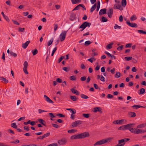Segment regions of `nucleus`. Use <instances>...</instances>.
Masks as SVG:
<instances>
[{
  "label": "nucleus",
  "instance_id": "nucleus-1",
  "mask_svg": "<svg viewBox=\"0 0 146 146\" xmlns=\"http://www.w3.org/2000/svg\"><path fill=\"white\" fill-rule=\"evenodd\" d=\"M90 135L88 132H84L79 134H75L72 136L70 137V139L71 140H73L74 139H84L86 137H88Z\"/></svg>",
  "mask_w": 146,
  "mask_h": 146
},
{
  "label": "nucleus",
  "instance_id": "nucleus-2",
  "mask_svg": "<svg viewBox=\"0 0 146 146\" xmlns=\"http://www.w3.org/2000/svg\"><path fill=\"white\" fill-rule=\"evenodd\" d=\"M113 139V137H109L105 139H103L96 142L94 144V146H96L101 145L106 143H110L112 141Z\"/></svg>",
  "mask_w": 146,
  "mask_h": 146
},
{
  "label": "nucleus",
  "instance_id": "nucleus-3",
  "mask_svg": "<svg viewBox=\"0 0 146 146\" xmlns=\"http://www.w3.org/2000/svg\"><path fill=\"white\" fill-rule=\"evenodd\" d=\"M91 25V23H90L88 22H84L82 23L79 27V29H81L80 30V31H82L87 27H89Z\"/></svg>",
  "mask_w": 146,
  "mask_h": 146
},
{
  "label": "nucleus",
  "instance_id": "nucleus-4",
  "mask_svg": "<svg viewBox=\"0 0 146 146\" xmlns=\"http://www.w3.org/2000/svg\"><path fill=\"white\" fill-rule=\"evenodd\" d=\"M67 32V31H64L60 35V38L61 41H63L65 40Z\"/></svg>",
  "mask_w": 146,
  "mask_h": 146
},
{
  "label": "nucleus",
  "instance_id": "nucleus-5",
  "mask_svg": "<svg viewBox=\"0 0 146 146\" xmlns=\"http://www.w3.org/2000/svg\"><path fill=\"white\" fill-rule=\"evenodd\" d=\"M135 124L134 123H129L128 124L125 125V129H129L130 130L134 125Z\"/></svg>",
  "mask_w": 146,
  "mask_h": 146
},
{
  "label": "nucleus",
  "instance_id": "nucleus-6",
  "mask_svg": "<svg viewBox=\"0 0 146 146\" xmlns=\"http://www.w3.org/2000/svg\"><path fill=\"white\" fill-rule=\"evenodd\" d=\"M126 23L128 26L132 27H137V25L136 23H130L129 20L126 21Z\"/></svg>",
  "mask_w": 146,
  "mask_h": 146
},
{
  "label": "nucleus",
  "instance_id": "nucleus-7",
  "mask_svg": "<svg viewBox=\"0 0 146 146\" xmlns=\"http://www.w3.org/2000/svg\"><path fill=\"white\" fill-rule=\"evenodd\" d=\"M82 121L80 120H78L72 123V126L73 127H76L78 125L82 124Z\"/></svg>",
  "mask_w": 146,
  "mask_h": 146
},
{
  "label": "nucleus",
  "instance_id": "nucleus-8",
  "mask_svg": "<svg viewBox=\"0 0 146 146\" xmlns=\"http://www.w3.org/2000/svg\"><path fill=\"white\" fill-rule=\"evenodd\" d=\"M66 141V139L63 138L59 140L58 143L60 145H63L65 144Z\"/></svg>",
  "mask_w": 146,
  "mask_h": 146
},
{
  "label": "nucleus",
  "instance_id": "nucleus-9",
  "mask_svg": "<svg viewBox=\"0 0 146 146\" xmlns=\"http://www.w3.org/2000/svg\"><path fill=\"white\" fill-rule=\"evenodd\" d=\"M113 14V10L112 8H110L108 9L107 11L108 16L110 18L112 17Z\"/></svg>",
  "mask_w": 146,
  "mask_h": 146
},
{
  "label": "nucleus",
  "instance_id": "nucleus-10",
  "mask_svg": "<svg viewBox=\"0 0 146 146\" xmlns=\"http://www.w3.org/2000/svg\"><path fill=\"white\" fill-rule=\"evenodd\" d=\"M113 8L114 9H118L120 11L123 10V8L119 4H115L113 6Z\"/></svg>",
  "mask_w": 146,
  "mask_h": 146
},
{
  "label": "nucleus",
  "instance_id": "nucleus-11",
  "mask_svg": "<svg viewBox=\"0 0 146 146\" xmlns=\"http://www.w3.org/2000/svg\"><path fill=\"white\" fill-rule=\"evenodd\" d=\"M130 139L129 138H124L121 140H118V142L119 144H121V143H123L124 142H127L128 141H129Z\"/></svg>",
  "mask_w": 146,
  "mask_h": 146
},
{
  "label": "nucleus",
  "instance_id": "nucleus-12",
  "mask_svg": "<svg viewBox=\"0 0 146 146\" xmlns=\"http://www.w3.org/2000/svg\"><path fill=\"white\" fill-rule=\"evenodd\" d=\"M76 19V14L74 13H72L70 16V19L73 21L74 20Z\"/></svg>",
  "mask_w": 146,
  "mask_h": 146
},
{
  "label": "nucleus",
  "instance_id": "nucleus-13",
  "mask_svg": "<svg viewBox=\"0 0 146 146\" xmlns=\"http://www.w3.org/2000/svg\"><path fill=\"white\" fill-rule=\"evenodd\" d=\"M44 97L45 99V100L47 102L50 103H53V102L47 96L44 95Z\"/></svg>",
  "mask_w": 146,
  "mask_h": 146
},
{
  "label": "nucleus",
  "instance_id": "nucleus-14",
  "mask_svg": "<svg viewBox=\"0 0 146 146\" xmlns=\"http://www.w3.org/2000/svg\"><path fill=\"white\" fill-rule=\"evenodd\" d=\"M107 9H103L100 10L99 14L100 15H102L104 14H106Z\"/></svg>",
  "mask_w": 146,
  "mask_h": 146
},
{
  "label": "nucleus",
  "instance_id": "nucleus-15",
  "mask_svg": "<svg viewBox=\"0 0 146 146\" xmlns=\"http://www.w3.org/2000/svg\"><path fill=\"white\" fill-rule=\"evenodd\" d=\"M102 109L101 108L99 107H96L94 108V112H96L97 111L100 112V113H102Z\"/></svg>",
  "mask_w": 146,
  "mask_h": 146
},
{
  "label": "nucleus",
  "instance_id": "nucleus-16",
  "mask_svg": "<svg viewBox=\"0 0 146 146\" xmlns=\"http://www.w3.org/2000/svg\"><path fill=\"white\" fill-rule=\"evenodd\" d=\"M70 91L73 93L77 95H79L80 94L79 92L77 90L74 88H71L70 89Z\"/></svg>",
  "mask_w": 146,
  "mask_h": 146
},
{
  "label": "nucleus",
  "instance_id": "nucleus-17",
  "mask_svg": "<svg viewBox=\"0 0 146 146\" xmlns=\"http://www.w3.org/2000/svg\"><path fill=\"white\" fill-rule=\"evenodd\" d=\"M30 40H28L24 44H22V47L24 49L26 48L28 46V44L30 43Z\"/></svg>",
  "mask_w": 146,
  "mask_h": 146
},
{
  "label": "nucleus",
  "instance_id": "nucleus-18",
  "mask_svg": "<svg viewBox=\"0 0 146 146\" xmlns=\"http://www.w3.org/2000/svg\"><path fill=\"white\" fill-rule=\"evenodd\" d=\"M127 121V120L125 119L119 120V125L125 124L126 123Z\"/></svg>",
  "mask_w": 146,
  "mask_h": 146
},
{
  "label": "nucleus",
  "instance_id": "nucleus-19",
  "mask_svg": "<svg viewBox=\"0 0 146 146\" xmlns=\"http://www.w3.org/2000/svg\"><path fill=\"white\" fill-rule=\"evenodd\" d=\"M128 115L131 117H134L136 116L135 113L134 112H129L128 113Z\"/></svg>",
  "mask_w": 146,
  "mask_h": 146
},
{
  "label": "nucleus",
  "instance_id": "nucleus-20",
  "mask_svg": "<svg viewBox=\"0 0 146 146\" xmlns=\"http://www.w3.org/2000/svg\"><path fill=\"white\" fill-rule=\"evenodd\" d=\"M38 121L42 125H43L44 126H46V122L44 120L42 119H38Z\"/></svg>",
  "mask_w": 146,
  "mask_h": 146
},
{
  "label": "nucleus",
  "instance_id": "nucleus-21",
  "mask_svg": "<svg viewBox=\"0 0 146 146\" xmlns=\"http://www.w3.org/2000/svg\"><path fill=\"white\" fill-rule=\"evenodd\" d=\"M1 14L3 15V18L5 19V20L7 22H9V19L7 16H6L4 14V13L3 12H2L1 13Z\"/></svg>",
  "mask_w": 146,
  "mask_h": 146
},
{
  "label": "nucleus",
  "instance_id": "nucleus-22",
  "mask_svg": "<svg viewBox=\"0 0 146 146\" xmlns=\"http://www.w3.org/2000/svg\"><path fill=\"white\" fill-rule=\"evenodd\" d=\"M146 125V123H142L137 126V128H141L145 127Z\"/></svg>",
  "mask_w": 146,
  "mask_h": 146
},
{
  "label": "nucleus",
  "instance_id": "nucleus-23",
  "mask_svg": "<svg viewBox=\"0 0 146 146\" xmlns=\"http://www.w3.org/2000/svg\"><path fill=\"white\" fill-rule=\"evenodd\" d=\"M96 4L95 3L91 8L90 10L91 13L93 12L96 9Z\"/></svg>",
  "mask_w": 146,
  "mask_h": 146
},
{
  "label": "nucleus",
  "instance_id": "nucleus-24",
  "mask_svg": "<svg viewBox=\"0 0 146 146\" xmlns=\"http://www.w3.org/2000/svg\"><path fill=\"white\" fill-rule=\"evenodd\" d=\"M113 42H111L107 45L106 46V48L107 49H110L112 48V46L113 44Z\"/></svg>",
  "mask_w": 146,
  "mask_h": 146
},
{
  "label": "nucleus",
  "instance_id": "nucleus-25",
  "mask_svg": "<svg viewBox=\"0 0 146 146\" xmlns=\"http://www.w3.org/2000/svg\"><path fill=\"white\" fill-rule=\"evenodd\" d=\"M132 107L133 108H135V109H137L138 108H144L143 106H141L140 105H135L132 106Z\"/></svg>",
  "mask_w": 146,
  "mask_h": 146
},
{
  "label": "nucleus",
  "instance_id": "nucleus-26",
  "mask_svg": "<svg viewBox=\"0 0 146 146\" xmlns=\"http://www.w3.org/2000/svg\"><path fill=\"white\" fill-rule=\"evenodd\" d=\"M137 19V18L135 15H133L130 18V20L131 21H133L134 20H135Z\"/></svg>",
  "mask_w": 146,
  "mask_h": 146
},
{
  "label": "nucleus",
  "instance_id": "nucleus-27",
  "mask_svg": "<svg viewBox=\"0 0 146 146\" xmlns=\"http://www.w3.org/2000/svg\"><path fill=\"white\" fill-rule=\"evenodd\" d=\"M137 32L140 34L146 35V32L142 30H138L137 31Z\"/></svg>",
  "mask_w": 146,
  "mask_h": 146
},
{
  "label": "nucleus",
  "instance_id": "nucleus-28",
  "mask_svg": "<svg viewBox=\"0 0 146 146\" xmlns=\"http://www.w3.org/2000/svg\"><path fill=\"white\" fill-rule=\"evenodd\" d=\"M140 92L138 93L139 95L142 94H144L145 92V90L143 88H142L139 90Z\"/></svg>",
  "mask_w": 146,
  "mask_h": 146
},
{
  "label": "nucleus",
  "instance_id": "nucleus-29",
  "mask_svg": "<svg viewBox=\"0 0 146 146\" xmlns=\"http://www.w3.org/2000/svg\"><path fill=\"white\" fill-rule=\"evenodd\" d=\"M127 2L126 0H122L121 1L122 5L123 7H125L126 5Z\"/></svg>",
  "mask_w": 146,
  "mask_h": 146
},
{
  "label": "nucleus",
  "instance_id": "nucleus-30",
  "mask_svg": "<svg viewBox=\"0 0 146 146\" xmlns=\"http://www.w3.org/2000/svg\"><path fill=\"white\" fill-rule=\"evenodd\" d=\"M2 80L5 82V83L6 84L9 81L7 80L6 78L2 77L0 78V80Z\"/></svg>",
  "mask_w": 146,
  "mask_h": 146
},
{
  "label": "nucleus",
  "instance_id": "nucleus-31",
  "mask_svg": "<svg viewBox=\"0 0 146 146\" xmlns=\"http://www.w3.org/2000/svg\"><path fill=\"white\" fill-rule=\"evenodd\" d=\"M121 74L119 72H116V74L115 75V77L116 78H119L120 77Z\"/></svg>",
  "mask_w": 146,
  "mask_h": 146
},
{
  "label": "nucleus",
  "instance_id": "nucleus-32",
  "mask_svg": "<svg viewBox=\"0 0 146 146\" xmlns=\"http://www.w3.org/2000/svg\"><path fill=\"white\" fill-rule=\"evenodd\" d=\"M70 98L73 101H76L77 98L75 96H70Z\"/></svg>",
  "mask_w": 146,
  "mask_h": 146
},
{
  "label": "nucleus",
  "instance_id": "nucleus-33",
  "mask_svg": "<svg viewBox=\"0 0 146 146\" xmlns=\"http://www.w3.org/2000/svg\"><path fill=\"white\" fill-rule=\"evenodd\" d=\"M32 52L33 55L34 56L38 53V51L36 49H35L34 50H32Z\"/></svg>",
  "mask_w": 146,
  "mask_h": 146
},
{
  "label": "nucleus",
  "instance_id": "nucleus-34",
  "mask_svg": "<svg viewBox=\"0 0 146 146\" xmlns=\"http://www.w3.org/2000/svg\"><path fill=\"white\" fill-rule=\"evenodd\" d=\"M10 54L11 56H14L15 57H16L17 56L16 53L13 52L11 51L10 52Z\"/></svg>",
  "mask_w": 146,
  "mask_h": 146
},
{
  "label": "nucleus",
  "instance_id": "nucleus-35",
  "mask_svg": "<svg viewBox=\"0 0 146 146\" xmlns=\"http://www.w3.org/2000/svg\"><path fill=\"white\" fill-rule=\"evenodd\" d=\"M108 21V19L104 17H102V18L101 21L102 22H105Z\"/></svg>",
  "mask_w": 146,
  "mask_h": 146
},
{
  "label": "nucleus",
  "instance_id": "nucleus-36",
  "mask_svg": "<svg viewBox=\"0 0 146 146\" xmlns=\"http://www.w3.org/2000/svg\"><path fill=\"white\" fill-rule=\"evenodd\" d=\"M53 41V38H52L48 42V46L52 44Z\"/></svg>",
  "mask_w": 146,
  "mask_h": 146
},
{
  "label": "nucleus",
  "instance_id": "nucleus-37",
  "mask_svg": "<svg viewBox=\"0 0 146 146\" xmlns=\"http://www.w3.org/2000/svg\"><path fill=\"white\" fill-rule=\"evenodd\" d=\"M125 59L126 61H129L132 59V57L131 56H126L124 58Z\"/></svg>",
  "mask_w": 146,
  "mask_h": 146
},
{
  "label": "nucleus",
  "instance_id": "nucleus-38",
  "mask_svg": "<svg viewBox=\"0 0 146 146\" xmlns=\"http://www.w3.org/2000/svg\"><path fill=\"white\" fill-rule=\"evenodd\" d=\"M100 2L99 1H98L97 2V7L96 11H98L100 9Z\"/></svg>",
  "mask_w": 146,
  "mask_h": 146
},
{
  "label": "nucleus",
  "instance_id": "nucleus-39",
  "mask_svg": "<svg viewBox=\"0 0 146 146\" xmlns=\"http://www.w3.org/2000/svg\"><path fill=\"white\" fill-rule=\"evenodd\" d=\"M77 131V130L75 129H71L68 131V133H73Z\"/></svg>",
  "mask_w": 146,
  "mask_h": 146
},
{
  "label": "nucleus",
  "instance_id": "nucleus-40",
  "mask_svg": "<svg viewBox=\"0 0 146 146\" xmlns=\"http://www.w3.org/2000/svg\"><path fill=\"white\" fill-rule=\"evenodd\" d=\"M82 116L86 118H88L90 117V114L89 113H83L82 114Z\"/></svg>",
  "mask_w": 146,
  "mask_h": 146
},
{
  "label": "nucleus",
  "instance_id": "nucleus-41",
  "mask_svg": "<svg viewBox=\"0 0 146 146\" xmlns=\"http://www.w3.org/2000/svg\"><path fill=\"white\" fill-rule=\"evenodd\" d=\"M81 98L83 99H86L88 98L87 96L84 94H81Z\"/></svg>",
  "mask_w": 146,
  "mask_h": 146
},
{
  "label": "nucleus",
  "instance_id": "nucleus-42",
  "mask_svg": "<svg viewBox=\"0 0 146 146\" xmlns=\"http://www.w3.org/2000/svg\"><path fill=\"white\" fill-rule=\"evenodd\" d=\"M92 43V42H90V41H87L85 42L84 43V45L85 46H88L90 44Z\"/></svg>",
  "mask_w": 146,
  "mask_h": 146
},
{
  "label": "nucleus",
  "instance_id": "nucleus-43",
  "mask_svg": "<svg viewBox=\"0 0 146 146\" xmlns=\"http://www.w3.org/2000/svg\"><path fill=\"white\" fill-rule=\"evenodd\" d=\"M11 126L13 127L14 128L16 129L17 128V126L16 125V124L15 123H14L11 124Z\"/></svg>",
  "mask_w": 146,
  "mask_h": 146
},
{
  "label": "nucleus",
  "instance_id": "nucleus-44",
  "mask_svg": "<svg viewBox=\"0 0 146 146\" xmlns=\"http://www.w3.org/2000/svg\"><path fill=\"white\" fill-rule=\"evenodd\" d=\"M70 79L72 80L75 81L76 80V77L74 76H72L70 77Z\"/></svg>",
  "mask_w": 146,
  "mask_h": 146
},
{
  "label": "nucleus",
  "instance_id": "nucleus-45",
  "mask_svg": "<svg viewBox=\"0 0 146 146\" xmlns=\"http://www.w3.org/2000/svg\"><path fill=\"white\" fill-rule=\"evenodd\" d=\"M95 60L96 59L93 57H92L88 60V61L90 62L91 63H92L93 60L95 61Z\"/></svg>",
  "mask_w": 146,
  "mask_h": 146
},
{
  "label": "nucleus",
  "instance_id": "nucleus-46",
  "mask_svg": "<svg viewBox=\"0 0 146 146\" xmlns=\"http://www.w3.org/2000/svg\"><path fill=\"white\" fill-rule=\"evenodd\" d=\"M23 65L24 66V67L23 68H27L28 66L27 62V61H25L24 62Z\"/></svg>",
  "mask_w": 146,
  "mask_h": 146
},
{
  "label": "nucleus",
  "instance_id": "nucleus-47",
  "mask_svg": "<svg viewBox=\"0 0 146 146\" xmlns=\"http://www.w3.org/2000/svg\"><path fill=\"white\" fill-rule=\"evenodd\" d=\"M62 69L66 72L70 70L69 68H68L66 67H64L62 68Z\"/></svg>",
  "mask_w": 146,
  "mask_h": 146
},
{
  "label": "nucleus",
  "instance_id": "nucleus-48",
  "mask_svg": "<svg viewBox=\"0 0 146 146\" xmlns=\"http://www.w3.org/2000/svg\"><path fill=\"white\" fill-rule=\"evenodd\" d=\"M50 135V133L49 132L48 133H46L45 134L43 135L44 138L47 137L49 136Z\"/></svg>",
  "mask_w": 146,
  "mask_h": 146
},
{
  "label": "nucleus",
  "instance_id": "nucleus-49",
  "mask_svg": "<svg viewBox=\"0 0 146 146\" xmlns=\"http://www.w3.org/2000/svg\"><path fill=\"white\" fill-rule=\"evenodd\" d=\"M136 130V128H132L129 131H130L131 133H135Z\"/></svg>",
  "mask_w": 146,
  "mask_h": 146
},
{
  "label": "nucleus",
  "instance_id": "nucleus-50",
  "mask_svg": "<svg viewBox=\"0 0 146 146\" xmlns=\"http://www.w3.org/2000/svg\"><path fill=\"white\" fill-rule=\"evenodd\" d=\"M64 58V56H61L60 57V58L58 60V63L60 62L63 60V58Z\"/></svg>",
  "mask_w": 146,
  "mask_h": 146
},
{
  "label": "nucleus",
  "instance_id": "nucleus-51",
  "mask_svg": "<svg viewBox=\"0 0 146 146\" xmlns=\"http://www.w3.org/2000/svg\"><path fill=\"white\" fill-rule=\"evenodd\" d=\"M132 44L131 43H128L125 46V48H130L132 46Z\"/></svg>",
  "mask_w": 146,
  "mask_h": 146
},
{
  "label": "nucleus",
  "instance_id": "nucleus-52",
  "mask_svg": "<svg viewBox=\"0 0 146 146\" xmlns=\"http://www.w3.org/2000/svg\"><path fill=\"white\" fill-rule=\"evenodd\" d=\"M56 115L57 116H59L60 117H65L64 115L61 113H58Z\"/></svg>",
  "mask_w": 146,
  "mask_h": 146
},
{
  "label": "nucleus",
  "instance_id": "nucleus-53",
  "mask_svg": "<svg viewBox=\"0 0 146 146\" xmlns=\"http://www.w3.org/2000/svg\"><path fill=\"white\" fill-rule=\"evenodd\" d=\"M118 130H125V125H123L121 126H120L118 128Z\"/></svg>",
  "mask_w": 146,
  "mask_h": 146
},
{
  "label": "nucleus",
  "instance_id": "nucleus-54",
  "mask_svg": "<svg viewBox=\"0 0 146 146\" xmlns=\"http://www.w3.org/2000/svg\"><path fill=\"white\" fill-rule=\"evenodd\" d=\"M25 29L24 28L20 27L19 28L18 31L19 32H24Z\"/></svg>",
  "mask_w": 146,
  "mask_h": 146
},
{
  "label": "nucleus",
  "instance_id": "nucleus-55",
  "mask_svg": "<svg viewBox=\"0 0 146 146\" xmlns=\"http://www.w3.org/2000/svg\"><path fill=\"white\" fill-rule=\"evenodd\" d=\"M121 28V27L118 26L117 24H115V26H114V28L115 29H116L117 28L119 29H120Z\"/></svg>",
  "mask_w": 146,
  "mask_h": 146
},
{
  "label": "nucleus",
  "instance_id": "nucleus-56",
  "mask_svg": "<svg viewBox=\"0 0 146 146\" xmlns=\"http://www.w3.org/2000/svg\"><path fill=\"white\" fill-rule=\"evenodd\" d=\"M123 48V46L121 45V46H119L117 48V50H121Z\"/></svg>",
  "mask_w": 146,
  "mask_h": 146
},
{
  "label": "nucleus",
  "instance_id": "nucleus-57",
  "mask_svg": "<svg viewBox=\"0 0 146 146\" xmlns=\"http://www.w3.org/2000/svg\"><path fill=\"white\" fill-rule=\"evenodd\" d=\"M94 86L95 89L100 90V88L98 87V85L97 84H94Z\"/></svg>",
  "mask_w": 146,
  "mask_h": 146
},
{
  "label": "nucleus",
  "instance_id": "nucleus-58",
  "mask_svg": "<svg viewBox=\"0 0 146 146\" xmlns=\"http://www.w3.org/2000/svg\"><path fill=\"white\" fill-rule=\"evenodd\" d=\"M78 6L80 7H82L84 10L86 9V7H85V6L83 4H80L78 5Z\"/></svg>",
  "mask_w": 146,
  "mask_h": 146
},
{
  "label": "nucleus",
  "instance_id": "nucleus-59",
  "mask_svg": "<svg viewBox=\"0 0 146 146\" xmlns=\"http://www.w3.org/2000/svg\"><path fill=\"white\" fill-rule=\"evenodd\" d=\"M100 80L101 81L103 82H105V78L102 76H101V77L100 78Z\"/></svg>",
  "mask_w": 146,
  "mask_h": 146
},
{
  "label": "nucleus",
  "instance_id": "nucleus-60",
  "mask_svg": "<svg viewBox=\"0 0 146 146\" xmlns=\"http://www.w3.org/2000/svg\"><path fill=\"white\" fill-rule=\"evenodd\" d=\"M52 125L54 127L56 128H58L59 127V126L57 124L52 123Z\"/></svg>",
  "mask_w": 146,
  "mask_h": 146
},
{
  "label": "nucleus",
  "instance_id": "nucleus-61",
  "mask_svg": "<svg viewBox=\"0 0 146 146\" xmlns=\"http://www.w3.org/2000/svg\"><path fill=\"white\" fill-rule=\"evenodd\" d=\"M113 123L115 124L119 125V120L114 121L113 122Z\"/></svg>",
  "mask_w": 146,
  "mask_h": 146
},
{
  "label": "nucleus",
  "instance_id": "nucleus-62",
  "mask_svg": "<svg viewBox=\"0 0 146 146\" xmlns=\"http://www.w3.org/2000/svg\"><path fill=\"white\" fill-rule=\"evenodd\" d=\"M107 97L108 98H112L113 97V96L112 95L108 94L107 95Z\"/></svg>",
  "mask_w": 146,
  "mask_h": 146
},
{
  "label": "nucleus",
  "instance_id": "nucleus-63",
  "mask_svg": "<svg viewBox=\"0 0 146 146\" xmlns=\"http://www.w3.org/2000/svg\"><path fill=\"white\" fill-rule=\"evenodd\" d=\"M48 146H58L56 143H53L51 144L48 145Z\"/></svg>",
  "mask_w": 146,
  "mask_h": 146
},
{
  "label": "nucleus",
  "instance_id": "nucleus-64",
  "mask_svg": "<svg viewBox=\"0 0 146 146\" xmlns=\"http://www.w3.org/2000/svg\"><path fill=\"white\" fill-rule=\"evenodd\" d=\"M119 21L120 22H122L123 21V18L122 15H120L119 17Z\"/></svg>",
  "mask_w": 146,
  "mask_h": 146
}]
</instances>
